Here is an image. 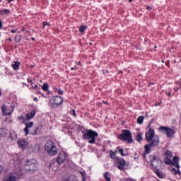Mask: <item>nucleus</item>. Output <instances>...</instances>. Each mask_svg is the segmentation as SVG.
Segmentation results:
<instances>
[{"mask_svg":"<svg viewBox=\"0 0 181 181\" xmlns=\"http://www.w3.org/2000/svg\"><path fill=\"white\" fill-rule=\"evenodd\" d=\"M11 67L15 70L16 71L19 70L21 67V62L14 61L13 63L11 64Z\"/></svg>","mask_w":181,"mask_h":181,"instance_id":"nucleus-14","label":"nucleus"},{"mask_svg":"<svg viewBox=\"0 0 181 181\" xmlns=\"http://www.w3.org/2000/svg\"><path fill=\"white\" fill-rule=\"evenodd\" d=\"M146 139L147 142H150V144H146L144 146V149H146V153H151V149L156 148L159 145V136H155V130L150 128L146 133Z\"/></svg>","mask_w":181,"mask_h":181,"instance_id":"nucleus-1","label":"nucleus"},{"mask_svg":"<svg viewBox=\"0 0 181 181\" xmlns=\"http://www.w3.org/2000/svg\"><path fill=\"white\" fill-rule=\"evenodd\" d=\"M144 119H145V117L144 116H139L137 118V124H139V125H141V124H144Z\"/></svg>","mask_w":181,"mask_h":181,"instance_id":"nucleus-22","label":"nucleus"},{"mask_svg":"<svg viewBox=\"0 0 181 181\" xmlns=\"http://www.w3.org/2000/svg\"><path fill=\"white\" fill-rule=\"evenodd\" d=\"M40 129H42L41 126L37 127L33 132H30L31 135H37L40 132Z\"/></svg>","mask_w":181,"mask_h":181,"instance_id":"nucleus-19","label":"nucleus"},{"mask_svg":"<svg viewBox=\"0 0 181 181\" xmlns=\"http://www.w3.org/2000/svg\"><path fill=\"white\" fill-rule=\"evenodd\" d=\"M37 168V161L35 159L28 160L25 163V169L28 172H33Z\"/></svg>","mask_w":181,"mask_h":181,"instance_id":"nucleus-6","label":"nucleus"},{"mask_svg":"<svg viewBox=\"0 0 181 181\" xmlns=\"http://www.w3.org/2000/svg\"><path fill=\"white\" fill-rule=\"evenodd\" d=\"M71 70H74V68H71Z\"/></svg>","mask_w":181,"mask_h":181,"instance_id":"nucleus-52","label":"nucleus"},{"mask_svg":"<svg viewBox=\"0 0 181 181\" xmlns=\"http://www.w3.org/2000/svg\"><path fill=\"white\" fill-rule=\"evenodd\" d=\"M57 93H58V94H59V95H63V94H64L63 90H62L61 89H58Z\"/></svg>","mask_w":181,"mask_h":181,"instance_id":"nucleus-31","label":"nucleus"},{"mask_svg":"<svg viewBox=\"0 0 181 181\" xmlns=\"http://www.w3.org/2000/svg\"><path fill=\"white\" fill-rule=\"evenodd\" d=\"M83 181H86V176H84V177H83Z\"/></svg>","mask_w":181,"mask_h":181,"instance_id":"nucleus-47","label":"nucleus"},{"mask_svg":"<svg viewBox=\"0 0 181 181\" xmlns=\"http://www.w3.org/2000/svg\"><path fill=\"white\" fill-rule=\"evenodd\" d=\"M8 138L11 139V141H15V139L18 138V135L16 134V132L11 131L9 134Z\"/></svg>","mask_w":181,"mask_h":181,"instance_id":"nucleus-16","label":"nucleus"},{"mask_svg":"<svg viewBox=\"0 0 181 181\" xmlns=\"http://www.w3.org/2000/svg\"><path fill=\"white\" fill-rule=\"evenodd\" d=\"M146 154H148V153H146V150H145V153L143 154L144 158H145V156H146Z\"/></svg>","mask_w":181,"mask_h":181,"instance_id":"nucleus-41","label":"nucleus"},{"mask_svg":"<svg viewBox=\"0 0 181 181\" xmlns=\"http://www.w3.org/2000/svg\"><path fill=\"white\" fill-rule=\"evenodd\" d=\"M3 25H2V21L0 20V29H2Z\"/></svg>","mask_w":181,"mask_h":181,"instance_id":"nucleus-35","label":"nucleus"},{"mask_svg":"<svg viewBox=\"0 0 181 181\" xmlns=\"http://www.w3.org/2000/svg\"><path fill=\"white\" fill-rule=\"evenodd\" d=\"M42 88L43 91H47L49 90V84L44 83L42 86Z\"/></svg>","mask_w":181,"mask_h":181,"instance_id":"nucleus-27","label":"nucleus"},{"mask_svg":"<svg viewBox=\"0 0 181 181\" xmlns=\"http://www.w3.org/2000/svg\"><path fill=\"white\" fill-rule=\"evenodd\" d=\"M174 90L176 93H177V91H179V88H174Z\"/></svg>","mask_w":181,"mask_h":181,"instance_id":"nucleus-37","label":"nucleus"},{"mask_svg":"<svg viewBox=\"0 0 181 181\" xmlns=\"http://www.w3.org/2000/svg\"><path fill=\"white\" fill-rule=\"evenodd\" d=\"M63 98L60 96H54L49 100V105L51 108H57L63 104Z\"/></svg>","mask_w":181,"mask_h":181,"instance_id":"nucleus-5","label":"nucleus"},{"mask_svg":"<svg viewBox=\"0 0 181 181\" xmlns=\"http://www.w3.org/2000/svg\"><path fill=\"white\" fill-rule=\"evenodd\" d=\"M126 181H134V179H132V178H127Z\"/></svg>","mask_w":181,"mask_h":181,"instance_id":"nucleus-34","label":"nucleus"},{"mask_svg":"<svg viewBox=\"0 0 181 181\" xmlns=\"http://www.w3.org/2000/svg\"><path fill=\"white\" fill-rule=\"evenodd\" d=\"M66 160V156L63 153H59L57 158V162L59 163V165H62L63 162Z\"/></svg>","mask_w":181,"mask_h":181,"instance_id":"nucleus-12","label":"nucleus"},{"mask_svg":"<svg viewBox=\"0 0 181 181\" xmlns=\"http://www.w3.org/2000/svg\"><path fill=\"white\" fill-rule=\"evenodd\" d=\"M35 115H36V112L35 110H32L31 112H30L29 113L27 114L26 118L28 120L32 119V118H33V117H35Z\"/></svg>","mask_w":181,"mask_h":181,"instance_id":"nucleus-17","label":"nucleus"},{"mask_svg":"<svg viewBox=\"0 0 181 181\" xmlns=\"http://www.w3.org/2000/svg\"><path fill=\"white\" fill-rule=\"evenodd\" d=\"M129 2H132V0H129Z\"/></svg>","mask_w":181,"mask_h":181,"instance_id":"nucleus-50","label":"nucleus"},{"mask_svg":"<svg viewBox=\"0 0 181 181\" xmlns=\"http://www.w3.org/2000/svg\"><path fill=\"white\" fill-rule=\"evenodd\" d=\"M165 156H166V158H172V156H173V153H172V151H168L165 153Z\"/></svg>","mask_w":181,"mask_h":181,"instance_id":"nucleus-28","label":"nucleus"},{"mask_svg":"<svg viewBox=\"0 0 181 181\" xmlns=\"http://www.w3.org/2000/svg\"><path fill=\"white\" fill-rule=\"evenodd\" d=\"M18 145L21 149H25L26 146H28V141L25 139H19Z\"/></svg>","mask_w":181,"mask_h":181,"instance_id":"nucleus-11","label":"nucleus"},{"mask_svg":"<svg viewBox=\"0 0 181 181\" xmlns=\"http://www.w3.org/2000/svg\"><path fill=\"white\" fill-rule=\"evenodd\" d=\"M86 29H87V26L86 25H82L79 28V32H81V33H84V31L86 30Z\"/></svg>","mask_w":181,"mask_h":181,"instance_id":"nucleus-29","label":"nucleus"},{"mask_svg":"<svg viewBox=\"0 0 181 181\" xmlns=\"http://www.w3.org/2000/svg\"><path fill=\"white\" fill-rule=\"evenodd\" d=\"M3 170H4V168H2L1 165H0V173H1V172H2Z\"/></svg>","mask_w":181,"mask_h":181,"instance_id":"nucleus-43","label":"nucleus"},{"mask_svg":"<svg viewBox=\"0 0 181 181\" xmlns=\"http://www.w3.org/2000/svg\"><path fill=\"white\" fill-rule=\"evenodd\" d=\"M117 153H118V149H116L115 151H113L112 150H110V155L111 159H115V158H117Z\"/></svg>","mask_w":181,"mask_h":181,"instance_id":"nucleus-18","label":"nucleus"},{"mask_svg":"<svg viewBox=\"0 0 181 181\" xmlns=\"http://www.w3.org/2000/svg\"><path fill=\"white\" fill-rule=\"evenodd\" d=\"M116 149H117L118 152H120V154L122 156H125L126 155L124 153V148H119V147H117Z\"/></svg>","mask_w":181,"mask_h":181,"instance_id":"nucleus-30","label":"nucleus"},{"mask_svg":"<svg viewBox=\"0 0 181 181\" xmlns=\"http://www.w3.org/2000/svg\"><path fill=\"white\" fill-rule=\"evenodd\" d=\"M180 88H181V83L180 84Z\"/></svg>","mask_w":181,"mask_h":181,"instance_id":"nucleus-54","label":"nucleus"},{"mask_svg":"<svg viewBox=\"0 0 181 181\" xmlns=\"http://www.w3.org/2000/svg\"><path fill=\"white\" fill-rule=\"evenodd\" d=\"M8 135V129L5 128L0 129V138H5Z\"/></svg>","mask_w":181,"mask_h":181,"instance_id":"nucleus-15","label":"nucleus"},{"mask_svg":"<svg viewBox=\"0 0 181 181\" xmlns=\"http://www.w3.org/2000/svg\"><path fill=\"white\" fill-rule=\"evenodd\" d=\"M31 40H33V41L35 40V37H32Z\"/></svg>","mask_w":181,"mask_h":181,"instance_id":"nucleus-49","label":"nucleus"},{"mask_svg":"<svg viewBox=\"0 0 181 181\" xmlns=\"http://www.w3.org/2000/svg\"><path fill=\"white\" fill-rule=\"evenodd\" d=\"M9 13H11V10L9 9H3V10H0V15H6L8 16V15H9Z\"/></svg>","mask_w":181,"mask_h":181,"instance_id":"nucleus-20","label":"nucleus"},{"mask_svg":"<svg viewBox=\"0 0 181 181\" xmlns=\"http://www.w3.org/2000/svg\"><path fill=\"white\" fill-rule=\"evenodd\" d=\"M13 0H8V2L9 3V4H11V2H12Z\"/></svg>","mask_w":181,"mask_h":181,"instance_id":"nucleus-46","label":"nucleus"},{"mask_svg":"<svg viewBox=\"0 0 181 181\" xmlns=\"http://www.w3.org/2000/svg\"><path fill=\"white\" fill-rule=\"evenodd\" d=\"M106 73H108V71H106Z\"/></svg>","mask_w":181,"mask_h":181,"instance_id":"nucleus-57","label":"nucleus"},{"mask_svg":"<svg viewBox=\"0 0 181 181\" xmlns=\"http://www.w3.org/2000/svg\"><path fill=\"white\" fill-rule=\"evenodd\" d=\"M159 131L162 132L163 134H165L167 135L168 138H172L173 135H175V129L170 128V127H167L165 126L160 127H159Z\"/></svg>","mask_w":181,"mask_h":181,"instance_id":"nucleus-8","label":"nucleus"},{"mask_svg":"<svg viewBox=\"0 0 181 181\" xmlns=\"http://www.w3.org/2000/svg\"><path fill=\"white\" fill-rule=\"evenodd\" d=\"M154 47H155V49H156V46H155Z\"/></svg>","mask_w":181,"mask_h":181,"instance_id":"nucleus-56","label":"nucleus"},{"mask_svg":"<svg viewBox=\"0 0 181 181\" xmlns=\"http://www.w3.org/2000/svg\"><path fill=\"white\" fill-rule=\"evenodd\" d=\"M80 173L82 175V177H84L86 176V173L83 172H80Z\"/></svg>","mask_w":181,"mask_h":181,"instance_id":"nucleus-36","label":"nucleus"},{"mask_svg":"<svg viewBox=\"0 0 181 181\" xmlns=\"http://www.w3.org/2000/svg\"><path fill=\"white\" fill-rule=\"evenodd\" d=\"M8 40H10V42H12V38H8Z\"/></svg>","mask_w":181,"mask_h":181,"instance_id":"nucleus-48","label":"nucleus"},{"mask_svg":"<svg viewBox=\"0 0 181 181\" xmlns=\"http://www.w3.org/2000/svg\"><path fill=\"white\" fill-rule=\"evenodd\" d=\"M72 115H73L74 117H76V110H72Z\"/></svg>","mask_w":181,"mask_h":181,"instance_id":"nucleus-33","label":"nucleus"},{"mask_svg":"<svg viewBox=\"0 0 181 181\" xmlns=\"http://www.w3.org/2000/svg\"><path fill=\"white\" fill-rule=\"evenodd\" d=\"M119 73H122V71H119Z\"/></svg>","mask_w":181,"mask_h":181,"instance_id":"nucleus-53","label":"nucleus"},{"mask_svg":"<svg viewBox=\"0 0 181 181\" xmlns=\"http://www.w3.org/2000/svg\"><path fill=\"white\" fill-rule=\"evenodd\" d=\"M168 95H169L170 97V95H172V93L170 92H169L168 93H167Z\"/></svg>","mask_w":181,"mask_h":181,"instance_id":"nucleus-45","label":"nucleus"},{"mask_svg":"<svg viewBox=\"0 0 181 181\" xmlns=\"http://www.w3.org/2000/svg\"><path fill=\"white\" fill-rule=\"evenodd\" d=\"M115 165L117 167V169L119 170H124L125 166H127V161L124 158H116V160L115 161Z\"/></svg>","mask_w":181,"mask_h":181,"instance_id":"nucleus-10","label":"nucleus"},{"mask_svg":"<svg viewBox=\"0 0 181 181\" xmlns=\"http://www.w3.org/2000/svg\"><path fill=\"white\" fill-rule=\"evenodd\" d=\"M150 158L152 159L151 161V166L154 168V170L158 169V166H159V165H163L162 160L156 157V156H151Z\"/></svg>","mask_w":181,"mask_h":181,"instance_id":"nucleus-9","label":"nucleus"},{"mask_svg":"<svg viewBox=\"0 0 181 181\" xmlns=\"http://www.w3.org/2000/svg\"><path fill=\"white\" fill-rule=\"evenodd\" d=\"M151 9H152V7H151V6H147V10H148V11H151Z\"/></svg>","mask_w":181,"mask_h":181,"instance_id":"nucleus-39","label":"nucleus"},{"mask_svg":"<svg viewBox=\"0 0 181 181\" xmlns=\"http://www.w3.org/2000/svg\"><path fill=\"white\" fill-rule=\"evenodd\" d=\"M164 163L166 165H172L173 163V161L169 158V157H166L164 160Z\"/></svg>","mask_w":181,"mask_h":181,"instance_id":"nucleus-24","label":"nucleus"},{"mask_svg":"<svg viewBox=\"0 0 181 181\" xmlns=\"http://www.w3.org/2000/svg\"><path fill=\"white\" fill-rule=\"evenodd\" d=\"M33 101H35L36 103H37V101H39V100L37 99V98H34Z\"/></svg>","mask_w":181,"mask_h":181,"instance_id":"nucleus-38","label":"nucleus"},{"mask_svg":"<svg viewBox=\"0 0 181 181\" xmlns=\"http://www.w3.org/2000/svg\"><path fill=\"white\" fill-rule=\"evenodd\" d=\"M172 165L173 166H175V168H177V170H176L175 168H171V172L173 173V175H179L180 176L181 173H180V165H179V157L175 156L173 158V163Z\"/></svg>","mask_w":181,"mask_h":181,"instance_id":"nucleus-7","label":"nucleus"},{"mask_svg":"<svg viewBox=\"0 0 181 181\" xmlns=\"http://www.w3.org/2000/svg\"><path fill=\"white\" fill-rule=\"evenodd\" d=\"M136 139L138 142H141V141H142L143 138H142V133L139 132L137 134Z\"/></svg>","mask_w":181,"mask_h":181,"instance_id":"nucleus-25","label":"nucleus"},{"mask_svg":"<svg viewBox=\"0 0 181 181\" xmlns=\"http://www.w3.org/2000/svg\"><path fill=\"white\" fill-rule=\"evenodd\" d=\"M103 176L105 179H106L107 181H111V175L108 172H106L103 174Z\"/></svg>","mask_w":181,"mask_h":181,"instance_id":"nucleus-23","label":"nucleus"},{"mask_svg":"<svg viewBox=\"0 0 181 181\" xmlns=\"http://www.w3.org/2000/svg\"><path fill=\"white\" fill-rule=\"evenodd\" d=\"M42 25L44 28H46V26H49V23L45 21L42 23Z\"/></svg>","mask_w":181,"mask_h":181,"instance_id":"nucleus-32","label":"nucleus"},{"mask_svg":"<svg viewBox=\"0 0 181 181\" xmlns=\"http://www.w3.org/2000/svg\"><path fill=\"white\" fill-rule=\"evenodd\" d=\"M15 40L16 43H20L21 40H22V35H18L15 37Z\"/></svg>","mask_w":181,"mask_h":181,"instance_id":"nucleus-26","label":"nucleus"},{"mask_svg":"<svg viewBox=\"0 0 181 181\" xmlns=\"http://www.w3.org/2000/svg\"><path fill=\"white\" fill-rule=\"evenodd\" d=\"M89 45L91 46V45H93V43L90 42Z\"/></svg>","mask_w":181,"mask_h":181,"instance_id":"nucleus-51","label":"nucleus"},{"mask_svg":"<svg viewBox=\"0 0 181 181\" xmlns=\"http://www.w3.org/2000/svg\"><path fill=\"white\" fill-rule=\"evenodd\" d=\"M32 127H33V122H30L29 123L25 124V127L23 129L25 136L29 134V128H32Z\"/></svg>","mask_w":181,"mask_h":181,"instance_id":"nucleus-13","label":"nucleus"},{"mask_svg":"<svg viewBox=\"0 0 181 181\" xmlns=\"http://www.w3.org/2000/svg\"><path fill=\"white\" fill-rule=\"evenodd\" d=\"M37 87H38L37 85H35V86H33V88H35V90H37Z\"/></svg>","mask_w":181,"mask_h":181,"instance_id":"nucleus-42","label":"nucleus"},{"mask_svg":"<svg viewBox=\"0 0 181 181\" xmlns=\"http://www.w3.org/2000/svg\"><path fill=\"white\" fill-rule=\"evenodd\" d=\"M97 136H98V133L91 129H86L83 135V139H87L89 144H95Z\"/></svg>","mask_w":181,"mask_h":181,"instance_id":"nucleus-2","label":"nucleus"},{"mask_svg":"<svg viewBox=\"0 0 181 181\" xmlns=\"http://www.w3.org/2000/svg\"><path fill=\"white\" fill-rule=\"evenodd\" d=\"M17 30H11V33H16Z\"/></svg>","mask_w":181,"mask_h":181,"instance_id":"nucleus-40","label":"nucleus"},{"mask_svg":"<svg viewBox=\"0 0 181 181\" xmlns=\"http://www.w3.org/2000/svg\"><path fill=\"white\" fill-rule=\"evenodd\" d=\"M156 171H155V173H156V175H157V176H158V177H160V179H162V178H163V174L162 173V172H160V170H159V169H156L155 170Z\"/></svg>","mask_w":181,"mask_h":181,"instance_id":"nucleus-21","label":"nucleus"},{"mask_svg":"<svg viewBox=\"0 0 181 181\" xmlns=\"http://www.w3.org/2000/svg\"><path fill=\"white\" fill-rule=\"evenodd\" d=\"M45 149L50 156H54L57 155V147L54 145V143L52 141H47L45 145Z\"/></svg>","mask_w":181,"mask_h":181,"instance_id":"nucleus-3","label":"nucleus"},{"mask_svg":"<svg viewBox=\"0 0 181 181\" xmlns=\"http://www.w3.org/2000/svg\"><path fill=\"white\" fill-rule=\"evenodd\" d=\"M118 139H120V141H127L128 144H132V142H134L132 133H131V131L128 129L122 130V133L118 136Z\"/></svg>","mask_w":181,"mask_h":181,"instance_id":"nucleus-4","label":"nucleus"},{"mask_svg":"<svg viewBox=\"0 0 181 181\" xmlns=\"http://www.w3.org/2000/svg\"><path fill=\"white\" fill-rule=\"evenodd\" d=\"M28 83H32V80H30L29 78H28Z\"/></svg>","mask_w":181,"mask_h":181,"instance_id":"nucleus-44","label":"nucleus"},{"mask_svg":"<svg viewBox=\"0 0 181 181\" xmlns=\"http://www.w3.org/2000/svg\"><path fill=\"white\" fill-rule=\"evenodd\" d=\"M176 84H179V82H176Z\"/></svg>","mask_w":181,"mask_h":181,"instance_id":"nucleus-55","label":"nucleus"}]
</instances>
